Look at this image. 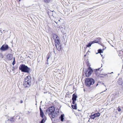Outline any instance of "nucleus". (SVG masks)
Instances as JSON below:
<instances>
[{
	"mask_svg": "<svg viewBox=\"0 0 123 123\" xmlns=\"http://www.w3.org/2000/svg\"><path fill=\"white\" fill-rule=\"evenodd\" d=\"M46 114H48L51 118H54L57 116V114L55 111V108L53 106L49 108L46 111Z\"/></svg>",
	"mask_w": 123,
	"mask_h": 123,
	"instance_id": "nucleus-1",
	"label": "nucleus"
},
{
	"mask_svg": "<svg viewBox=\"0 0 123 123\" xmlns=\"http://www.w3.org/2000/svg\"><path fill=\"white\" fill-rule=\"evenodd\" d=\"M31 78L30 76L28 75L25 77L23 85L25 87H29L31 84Z\"/></svg>",
	"mask_w": 123,
	"mask_h": 123,
	"instance_id": "nucleus-2",
	"label": "nucleus"
},
{
	"mask_svg": "<svg viewBox=\"0 0 123 123\" xmlns=\"http://www.w3.org/2000/svg\"><path fill=\"white\" fill-rule=\"evenodd\" d=\"M19 69L22 72L29 73L30 70V68L24 64H21L19 67Z\"/></svg>",
	"mask_w": 123,
	"mask_h": 123,
	"instance_id": "nucleus-3",
	"label": "nucleus"
},
{
	"mask_svg": "<svg viewBox=\"0 0 123 123\" xmlns=\"http://www.w3.org/2000/svg\"><path fill=\"white\" fill-rule=\"evenodd\" d=\"M94 81L92 78H86L85 80L86 85L88 86H90L94 83Z\"/></svg>",
	"mask_w": 123,
	"mask_h": 123,
	"instance_id": "nucleus-4",
	"label": "nucleus"
},
{
	"mask_svg": "<svg viewBox=\"0 0 123 123\" xmlns=\"http://www.w3.org/2000/svg\"><path fill=\"white\" fill-rule=\"evenodd\" d=\"M59 37H57V38L55 40V46L57 50L60 51L62 49V46L61 43H60L59 40Z\"/></svg>",
	"mask_w": 123,
	"mask_h": 123,
	"instance_id": "nucleus-5",
	"label": "nucleus"
},
{
	"mask_svg": "<svg viewBox=\"0 0 123 123\" xmlns=\"http://www.w3.org/2000/svg\"><path fill=\"white\" fill-rule=\"evenodd\" d=\"M92 72V70L91 67H89L86 69L85 73V74L86 76L88 77L91 75Z\"/></svg>",
	"mask_w": 123,
	"mask_h": 123,
	"instance_id": "nucleus-6",
	"label": "nucleus"
},
{
	"mask_svg": "<svg viewBox=\"0 0 123 123\" xmlns=\"http://www.w3.org/2000/svg\"><path fill=\"white\" fill-rule=\"evenodd\" d=\"M8 48V46L7 45H3L0 48V50L2 51H5Z\"/></svg>",
	"mask_w": 123,
	"mask_h": 123,
	"instance_id": "nucleus-7",
	"label": "nucleus"
},
{
	"mask_svg": "<svg viewBox=\"0 0 123 123\" xmlns=\"http://www.w3.org/2000/svg\"><path fill=\"white\" fill-rule=\"evenodd\" d=\"M98 41H96V40L90 42L89 43L86 45V47H91V45L95 43H98Z\"/></svg>",
	"mask_w": 123,
	"mask_h": 123,
	"instance_id": "nucleus-8",
	"label": "nucleus"
},
{
	"mask_svg": "<svg viewBox=\"0 0 123 123\" xmlns=\"http://www.w3.org/2000/svg\"><path fill=\"white\" fill-rule=\"evenodd\" d=\"M39 109L40 112V116L42 118L45 117L43 112V111L41 108L40 107Z\"/></svg>",
	"mask_w": 123,
	"mask_h": 123,
	"instance_id": "nucleus-9",
	"label": "nucleus"
},
{
	"mask_svg": "<svg viewBox=\"0 0 123 123\" xmlns=\"http://www.w3.org/2000/svg\"><path fill=\"white\" fill-rule=\"evenodd\" d=\"M118 84L120 85H122L123 84V81L122 78H119L117 81Z\"/></svg>",
	"mask_w": 123,
	"mask_h": 123,
	"instance_id": "nucleus-10",
	"label": "nucleus"
},
{
	"mask_svg": "<svg viewBox=\"0 0 123 123\" xmlns=\"http://www.w3.org/2000/svg\"><path fill=\"white\" fill-rule=\"evenodd\" d=\"M77 96L74 94H73L72 96V100H76Z\"/></svg>",
	"mask_w": 123,
	"mask_h": 123,
	"instance_id": "nucleus-11",
	"label": "nucleus"
},
{
	"mask_svg": "<svg viewBox=\"0 0 123 123\" xmlns=\"http://www.w3.org/2000/svg\"><path fill=\"white\" fill-rule=\"evenodd\" d=\"M95 117H99L100 115V114L99 113H97L94 114Z\"/></svg>",
	"mask_w": 123,
	"mask_h": 123,
	"instance_id": "nucleus-12",
	"label": "nucleus"
},
{
	"mask_svg": "<svg viewBox=\"0 0 123 123\" xmlns=\"http://www.w3.org/2000/svg\"><path fill=\"white\" fill-rule=\"evenodd\" d=\"M64 116V115L63 114H62L61 115V116L60 117V119H61V121H63V120L64 119V117H63Z\"/></svg>",
	"mask_w": 123,
	"mask_h": 123,
	"instance_id": "nucleus-13",
	"label": "nucleus"
},
{
	"mask_svg": "<svg viewBox=\"0 0 123 123\" xmlns=\"http://www.w3.org/2000/svg\"><path fill=\"white\" fill-rule=\"evenodd\" d=\"M76 105H77L75 104V105H72L71 106L72 107L73 109H77Z\"/></svg>",
	"mask_w": 123,
	"mask_h": 123,
	"instance_id": "nucleus-14",
	"label": "nucleus"
},
{
	"mask_svg": "<svg viewBox=\"0 0 123 123\" xmlns=\"http://www.w3.org/2000/svg\"><path fill=\"white\" fill-rule=\"evenodd\" d=\"M46 119V118L45 117L42 118V119L40 122V123H44Z\"/></svg>",
	"mask_w": 123,
	"mask_h": 123,
	"instance_id": "nucleus-15",
	"label": "nucleus"
},
{
	"mask_svg": "<svg viewBox=\"0 0 123 123\" xmlns=\"http://www.w3.org/2000/svg\"><path fill=\"white\" fill-rule=\"evenodd\" d=\"M57 37H58L56 34H54L53 38L55 40V39H56L57 38Z\"/></svg>",
	"mask_w": 123,
	"mask_h": 123,
	"instance_id": "nucleus-16",
	"label": "nucleus"
},
{
	"mask_svg": "<svg viewBox=\"0 0 123 123\" xmlns=\"http://www.w3.org/2000/svg\"><path fill=\"white\" fill-rule=\"evenodd\" d=\"M9 56V58L8 57V59L10 60L12 58V55L11 54H9L8 55H7V56Z\"/></svg>",
	"mask_w": 123,
	"mask_h": 123,
	"instance_id": "nucleus-17",
	"label": "nucleus"
},
{
	"mask_svg": "<svg viewBox=\"0 0 123 123\" xmlns=\"http://www.w3.org/2000/svg\"><path fill=\"white\" fill-rule=\"evenodd\" d=\"M90 118L91 119H94L95 118V117L94 116V114L92 115H90Z\"/></svg>",
	"mask_w": 123,
	"mask_h": 123,
	"instance_id": "nucleus-18",
	"label": "nucleus"
},
{
	"mask_svg": "<svg viewBox=\"0 0 123 123\" xmlns=\"http://www.w3.org/2000/svg\"><path fill=\"white\" fill-rule=\"evenodd\" d=\"M107 75V74H100L99 75V76H100V77H104V76H106Z\"/></svg>",
	"mask_w": 123,
	"mask_h": 123,
	"instance_id": "nucleus-19",
	"label": "nucleus"
},
{
	"mask_svg": "<svg viewBox=\"0 0 123 123\" xmlns=\"http://www.w3.org/2000/svg\"><path fill=\"white\" fill-rule=\"evenodd\" d=\"M51 0H44L45 2L46 3H48L50 2Z\"/></svg>",
	"mask_w": 123,
	"mask_h": 123,
	"instance_id": "nucleus-20",
	"label": "nucleus"
},
{
	"mask_svg": "<svg viewBox=\"0 0 123 123\" xmlns=\"http://www.w3.org/2000/svg\"><path fill=\"white\" fill-rule=\"evenodd\" d=\"M98 53H96V54H97L98 53H102L103 52H102V50L101 49H99L98 50Z\"/></svg>",
	"mask_w": 123,
	"mask_h": 123,
	"instance_id": "nucleus-21",
	"label": "nucleus"
},
{
	"mask_svg": "<svg viewBox=\"0 0 123 123\" xmlns=\"http://www.w3.org/2000/svg\"><path fill=\"white\" fill-rule=\"evenodd\" d=\"M15 64V58H14V61L12 63V65H14Z\"/></svg>",
	"mask_w": 123,
	"mask_h": 123,
	"instance_id": "nucleus-22",
	"label": "nucleus"
},
{
	"mask_svg": "<svg viewBox=\"0 0 123 123\" xmlns=\"http://www.w3.org/2000/svg\"><path fill=\"white\" fill-rule=\"evenodd\" d=\"M100 38H98L97 39H96L95 40H96V41H98V42L97 43H98L99 42V40Z\"/></svg>",
	"mask_w": 123,
	"mask_h": 123,
	"instance_id": "nucleus-23",
	"label": "nucleus"
},
{
	"mask_svg": "<svg viewBox=\"0 0 123 123\" xmlns=\"http://www.w3.org/2000/svg\"><path fill=\"white\" fill-rule=\"evenodd\" d=\"M99 69H100V68H98V69H95V70L96 71V72H98V71H99Z\"/></svg>",
	"mask_w": 123,
	"mask_h": 123,
	"instance_id": "nucleus-24",
	"label": "nucleus"
},
{
	"mask_svg": "<svg viewBox=\"0 0 123 123\" xmlns=\"http://www.w3.org/2000/svg\"><path fill=\"white\" fill-rule=\"evenodd\" d=\"M73 101V102H72V104L74 105L75 104V101H76V100H72Z\"/></svg>",
	"mask_w": 123,
	"mask_h": 123,
	"instance_id": "nucleus-25",
	"label": "nucleus"
},
{
	"mask_svg": "<svg viewBox=\"0 0 123 123\" xmlns=\"http://www.w3.org/2000/svg\"><path fill=\"white\" fill-rule=\"evenodd\" d=\"M118 110L119 111H121V110L120 108L118 107Z\"/></svg>",
	"mask_w": 123,
	"mask_h": 123,
	"instance_id": "nucleus-26",
	"label": "nucleus"
},
{
	"mask_svg": "<svg viewBox=\"0 0 123 123\" xmlns=\"http://www.w3.org/2000/svg\"><path fill=\"white\" fill-rule=\"evenodd\" d=\"M50 58V57H48L47 60L48 62H49V58Z\"/></svg>",
	"mask_w": 123,
	"mask_h": 123,
	"instance_id": "nucleus-27",
	"label": "nucleus"
},
{
	"mask_svg": "<svg viewBox=\"0 0 123 123\" xmlns=\"http://www.w3.org/2000/svg\"><path fill=\"white\" fill-rule=\"evenodd\" d=\"M107 90V89H106L103 92H102L100 93H103L104 92H105Z\"/></svg>",
	"mask_w": 123,
	"mask_h": 123,
	"instance_id": "nucleus-28",
	"label": "nucleus"
},
{
	"mask_svg": "<svg viewBox=\"0 0 123 123\" xmlns=\"http://www.w3.org/2000/svg\"><path fill=\"white\" fill-rule=\"evenodd\" d=\"M1 55H2V58H3V57H4V55H1Z\"/></svg>",
	"mask_w": 123,
	"mask_h": 123,
	"instance_id": "nucleus-29",
	"label": "nucleus"
},
{
	"mask_svg": "<svg viewBox=\"0 0 123 123\" xmlns=\"http://www.w3.org/2000/svg\"><path fill=\"white\" fill-rule=\"evenodd\" d=\"M23 102V101L22 100H21L20 101V103H22Z\"/></svg>",
	"mask_w": 123,
	"mask_h": 123,
	"instance_id": "nucleus-30",
	"label": "nucleus"
},
{
	"mask_svg": "<svg viewBox=\"0 0 123 123\" xmlns=\"http://www.w3.org/2000/svg\"><path fill=\"white\" fill-rule=\"evenodd\" d=\"M113 74V72H111L110 74H110Z\"/></svg>",
	"mask_w": 123,
	"mask_h": 123,
	"instance_id": "nucleus-31",
	"label": "nucleus"
},
{
	"mask_svg": "<svg viewBox=\"0 0 123 123\" xmlns=\"http://www.w3.org/2000/svg\"><path fill=\"white\" fill-rule=\"evenodd\" d=\"M122 88L123 89V85H122Z\"/></svg>",
	"mask_w": 123,
	"mask_h": 123,
	"instance_id": "nucleus-32",
	"label": "nucleus"
},
{
	"mask_svg": "<svg viewBox=\"0 0 123 123\" xmlns=\"http://www.w3.org/2000/svg\"><path fill=\"white\" fill-rule=\"evenodd\" d=\"M60 29H63V28L62 27V28H61Z\"/></svg>",
	"mask_w": 123,
	"mask_h": 123,
	"instance_id": "nucleus-33",
	"label": "nucleus"
},
{
	"mask_svg": "<svg viewBox=\"0 0 123 123\" xmlns=\"http://www.w3.org/2000/svg\"><path fill=\"white\" fill-rule=\"evenodd\" d=\"M55 50H54V52L55 53Z\"/></svg>",
	"mask_w": 123,
	"mask_h": 123,
	"instance_id": "nucleus-34",
	"label": "nucleus"
},
{
	"mask_svg": "<svg viewBox=\"0 0 123 123\" xmlns=\"http://www.w3.org/2000/svg\"><path fill=\"white\" fill-rule=\"evenodd\" d=\"M21 0H19V1H20Z\"/></svg>",
	"mask_w": 123,
	"mask_h": 123,
	"instance_id": "nucleus-35",
	"label": "nucleus"
},
{
	"mask_svg": "<svg viewBox=\"0 0 123 123\" xmlns=\"http://www.w3.org/2000/svg\"><path fill=\"white\" fill-rule=\"evenodd\" d=\"M89 120H90V119H89V120L88 121V122H89Z\"/></svg>",
	"mask_w": 123,
	"mask_h": 123,
	"instance_id": "nucleus-36",
	"label": "nucleus"
},
{
	"mask_svg": "<svg viewBox=\"0 0 123 123\" xmlns=\"http://www.w3.org/2000/svg\"><path fill=\"white\" fill-rule=\"evenodd\" d=\"M58 21H60V20H58Z\"/></svg>",
	"mask_w": 123,
	"mask_h": 123,
	"instance_id": "nucleus-37",
	"label": "nucleus"
}]
</instances>
